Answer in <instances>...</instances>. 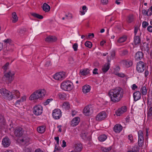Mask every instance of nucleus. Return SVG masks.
<instances>
[{
    "label": "nucleus",
    "instance_id": "nucleus-1",
    "mask_svg": "<svg viewBox=\"0 0 152 152\" xmlns=\"http://www.w3.org/2000/svg\"><path fill=\"white\" fill-rule=\"evenodd\" d=\"M124 91L122 88L120 87L110 90L108 95L111 101L114 102H119L123 96Z\"/></svg>",
    "mask_w": 152,
    "mask_h": 152
},
{
    "label": "nucleus",
    "instance_id": "nucleus-2",
    "mask_svg": "<svg viewBox=\"0 0 152 152\" xmlns=\"http://www.w3.org/2000/svg\"><path fill=\"white\" fill-rule=\"evenodd\" d=\"M46 94L45 90L39 89L34 92L30 96L29 99L31 100H36L43 97Z\"/></svg>",
    "mask_w": 152,
    "mask_h": 152
},
{
    "label": "nucleus",
    "instance_id": "nucleus-3",
    "mask_svg": "<svg viewBox=\"0 0 152 152\" xmlns=\"http://www.w3.org/2000/svg\"><path fill=\"white\" fill-rule=\"evenodd\" d=\"M61 88L66 91H70L73 88V83L69 80L64 81L63 82L61 85Z\"/></svg>",
    "mask_w": 152,
    "mask_h": 152
},
{
    "label": "nucleus",
    "instance_id": "nucleus-4",
    "mask_svg": "<svg viewBox=\"0 0 152 152\" xmlns=\"http://www.w3.org/2000/svg\"><path fill=\"white\" fill-rule=\"evenodd\" d=\"M4 75L3 77V79H5L10 83L14 79V76L15 74V72L10 71L8 72H4Z\"/></svg>",
    "mask_w": 152,
    "mask_h": 152
},
{
    "label": "nucleus",
    "instance_id": "nucleus-5",
    "mask_svg": "<svg viewBox=\"0 0 152 152\" xmlns=\"http://www.w3.org/2000/svg\"><path fill=\"white\" fill-rule=\"evenodd\" d=\"M0 93L2 95L6 97L8 100L10 101L12 99V96L10 95L9 91L5 88H1L0 90Z\"/></svg>",
    "mask_w": 152,
    "mask_h": 152
},
{
    "label": "nucleus",
    "instance_id": "nucleus-6",
    "mask_svg": "<svg viewBox=\"0 0 152 152\" xmlns=\"http://www.w3.org/2000/svg\"><path fill=\"white\" fill-rule=\"evenodd\" d=\"M145 63L142 61H140L137 63V70L139 72H142L146 68Z\"/></svg>",
    "mask_w": 152,
    "mask_h": 152
},
{
    "label": "nucleus",
    "instance_id": "nucleus-7",
    "mask_svg": "<svg viewBox=\"0 0 152 152\" xmlns=\"http://www.w3.org/2000/svg\"><path fill=\"white\" fill-rule=\"evenodd\" d=\"M65 77V73L62 72L56 73L54 75V78L56 80H62Z\"/></svg>",
    "mask_w": 152,
    "mask_h": 152
},
{
    "label": "nucleus",
    "instance_id": "nucleus-8",
    "mask_svg": "<svg viewBox=\"0 0 152 152\" xmlns=\"http://www.w3.org/2000/svg\"><path fill=\"white\" fill-rule=\"evenodd\" d=\"M42 107L40 105L36 106L34 108L33 112L35 115H40L42 113Z\"/></svg>",
    "mask_w": 152,
    "mask_h": 152
},
{
    "label": "nucleus",
    "instance_id": "nucleus-9",
    "mask_svg": "<svg viewBox=\"0 0 152 152\" xmlns=\"http://www.w3.org/2000/svg\"><path fill=\"white\" fill-rule=\"evenodd\" d=\"M52 115L53 118L56 119H58L61 116V113L59 109H55L53 111Z\"/></svg>",
    "mask_w": 152,
    "mask_h": 152
},
{
    "label": "nucleus",
    "instance_id": "nucleus-10",
    "mask_svg": "<svg viewBox=\"0 0 152 152\" xmlns=\"http://www.w3.org/2000/svg\"><path fill=\"white\" fill-rule=\"evenodd\" d=\"M93 112V108L91 105L86 106L84 108L83 113L86 116H89Z\"/></svg>",
    "mask_w": 152,
    "mask_h": 152
},
{
    "label": "nucleus",
    "instance_id": "nucleus-11",
    "mask_svg": "<svg viewBox=\"0 0 152 152\" xmlns=\"http://www.w3.org/2000/svg\"><path fill=\"white\" fill-rule=\"evenodd\" d=\"M107 116V114L105 112L102 111L96 115V119L97 121H101L105 118Z\"/></svg>",
    "mask_w": 152,
    "mask_h": 152
},
{
    "label": "nucleus",
    "instance_id": "nucleus-12",
    "mask_svg": "<svg viewBox=\"0 0 152 152\" xmlns=\"http://www.w3.org/2000/svg\"><path fill=\"white\" fill-rule=\"evenodd\" d=\"M23 129L21 127L16 128L14 131V134L17 137H21L23 134Z\"/></svg>",
    "mask_w": 152,
    "mask_h": 152
},
{
    "label": "nucleus",
    "instance_id": "nucleus-13",
    "mask_svg": "<svg viewBox=\"0 0 152 152\" xmlns=\"http://www.w3.org/2000/svg\"><path fill=\"white\" fill-rule=\"evenodd\" d=\"M10 95H12V99H17L20 96V93L19 91L17 90H13L10 93Z\"/></svg>",
    "mask_w": 152,
    "mask_h": 152
},
{
    "label": "nucleus",
    "instance_id": "nucleus-14",
    "mask_svg": "<svg viewBox=\"0 0 152 152\" xmlns=\"http://www.w3.org/2000/svg\"><path fill=\"white\" fill-rule=\"evenodd\" d=\"M2 144L4 147H7L10 144V141L8 137L3 138L2 141Z\"/></svg>",
    "mask_w": 152,
    "mask_h": 152
},
{
    "label": "nucleus",
    "instance_id": "nucleus-15",
    "mask_svg": "<svg viewBox=\"0 0 152 152\" xmlns=\"http://www.w3.org/2000/svg\"><path fill=\"white\" fill-rule=\"evenodd\" d=\"M127 109L126 106H123L121 108L118 109L116 112V114L118 116L121 115V114L126 111Z\"/></svg>",
    "mask_w": 152,
    "mask_h": 152
},
{
    "label": "nucleus",
    "instance_id": "nucleus-16",
    "mask_svg": "<svg viewBox=\"0 0 152 152\" xmlns=\"http://www.w3.org/2000/svg\"><path fill=\"white\" fill-rule=\"evenodd\" d=\"M73 148L75 152H79L82 149V145L80 143L75 144L73 147Z\"/></svg>",
    "mask_w": 152,
    "mask_h": 152
},
{
    "label": "nucleus",
    "instance_id": "nucleus-17",
    "mask_svg": "<svg viewBox=\"0 0 152 152\" xmlns=\"http://www.w3.org/2000/svg\"><path fill=\"white\" fill-rule=\"evenodd\" d=\"M133 98L134 101H136L140 99L141 97V94L139 91H137L133 93Z\"/></svg>",
    "mask_w": 152,
    "mask_h": 152
},
{
    "label": "nucleus",
    "instance_id": "nucleus-18",
    "mask_svg": "<svg viewBox=\"0 0 152 152\" xmlns=\"http://www.w3.org/2000/svg\"><path fill=\"white\" fill-rule=\"evenodd\" d=\"M143 57V54L141 51L137 52L135 56V59L137 61L141 60Z\"/></svg>",
    "mask_w": 152,
    "mask_h": 152
},
{
    "label": "nucleus",
    "instance_id": "nucleus-19",
    "mask_svg": "<svg viewBox=\"0 0 152 152\" xmlns=\"http://www.w3.org/2000/svg\"><path fill=\"white\" fill-rule=\"evenodd\" d=\"M57 39L55 36H49L47 37L45 39V41L48 42H54L56 41Z\"/></svg>",
    "mask_w": 152,
    "mask_h": 152
},
{
    "label": "nucleus",
    "instance_id": "nucleus-20",
    "mask_svg": "<svg viewBox=\"0 0 152 152\" xmlns=\"http://www.w3.org/2000/svg\"><path fill=\"white\" fill-rule=\"evenodd\" d=\"M80 121V118L78 117L74 118L71 121V125L73 126H75L78 125Z\"/></svg>",
    "mask_w": 152,
    "mask_h": 152
},
{
    "label": "nucleus",
    "instance_id": "nucleus-21",
    "mask_svg": "<svg viewBox=\"0 0 152 152\" xmlns=\"http://www.w3.org/2000/svg\"><path fill=\"white\" fill-rule=\"evenodd\" d=\"M26 96H22L20 99H18L16 101L15 103V105L16 106H18L21 103L26 101Z\"/></svg>",
    "mask_w": 152,
    "mask_h": 152
},
{
    "label": "nucleus",
    "instance_id": "nucleus-22",
    "mask_svg": "<svg viewBox=\"0 0 152 152\" xmlns=\"http://www.w3.org/2000/svg\"><path fill=\"white\" fill-rule=\"evenodd\" d=\"M122 129V126L120 124H116L113 128L114 131L116 132H120Z\"/></svg>",
    "mask_w": 152,
    "mask_h": 152
},
{
    "label": "nucleus",
    "instance_id": "nucleus-23",
    "mask_svg": "<svg viewBox=\"0 0 152 152\" xmlns=\"http://www.w3.org/2000/svg\"><path fill=\"white\" fill-rule=\"evenodd\" d=\"M42 8L43 11L46 12L49 11L50 10V6L46 3H45L43 4Z\"/></svg>",
    "mask_w": 152,
    "mask_h": 152
},
{
    "label": "nucleus",
    "instance_id": "nucleus-24",
    "mask_svg": "<svg viewBox=\"0 0 152 152\" xmlns=\"http://www.w3.org/2000/svg\"><path fill=\"white\" fill-rule=\"evenodd\" d=\"M90 86L88 85L84 86L83 88V91L84 93H86L90 91Z\"/></svg>",
    "mask_w": 152,
    "mask_h": 152
},
{
    "label": "nucleus",
    "instance_id": "nucleus-25",
    "mask_svg": "<svg viewBox=\"0 0 152 152\" xmlns=\"http://www.w3.org/2000/svg\"><path fill=\"white\" fill-rule=\"evenodd\" d=\"M12 22L13 23H15L18 20V18L15 12H14L12 14Z\"/></svg>",
    "mask_w": 152,
    "mask_h": 152
},
{
    "label": "nucleus",
    "instance_id": "nucleus-26",
    "mask_svg": "<svg viewBox=\"0 0 152 152\" xmlns=\"http://www.w3.org/2000/svg\"><path fill=\"white\" fill-rule=\"evenodd\" d=\"M110 63H107L102 68V70L104 72H106L110 68Z\"/></svg>",
    "mask_w": 152,
    "mask_h": 152
},
{
    "label": "nucleus",
    "instance_id": "nucleus-27",
    "mask_svg": "<svg viewBox=\"0 0 152 152\" xmlns=\"http://www.w3.org/2000/svg\"><path fill=\"white\" fill-rule=\"evenodd\" d=\"M141 48L142 50L145 51V53H148L149 51L148 44H144L143 46Z\"/></svg>",
    "mask_w": 152,
    "mask_h": 152
},
{
    "label": "nucleus",
    "instance_id": "nucleus-28",
    "mask_svg": "<svg viewBox=\"0 0 152 152\" xmlns=\"http://www.w3.org/2000/svg\"><path fill=\"white\" fill-rule=\"evenodd\" d=\"M140 38L139 36H135L134 37V43L135 45L140 43Z\"/></svg>",
    "mask_w": 152,
    "mask_h": 152
},
{
    "label": "nucleus",
    "instance_id": "nucleus-29",
    "mask_svg": "<svg viewBox=\"0 0 152 152\" xmlns=\"http://www.w3.org/2000/svg\"><path fill=\"white\" fill-rule=\"evenodd\" d=\"M45 126H42L39 127L37 128V131L41 133H43L45 131Z\"/></svg>",
    "mask_w": 152,
    "mask_h": 152
},
{
    "label": "nucleus",
    "instance_id": "nucleus-30",
    "mask_svg": "<svg viewBox=\"0 0 152 152\" xmlns=\"http://www.w3.org/2000/svg\"><path fill=\"white\" fill-rule=\"evenodd\" d=\"M31 15L33 16L38 18L39 19H43V17L42 15H40L36 13H31Z\"/></svg>",
    "mask_w": 152,
    "mask_h": 152
},
{
    "label": "nucleus",
    "instance_id": "nucleus-31",
    "mask_svg": "<svg viewBox=\"0 0 152 152\" xmlns=\"http://www.w3.org/2000/svg\"><path fill=\"white\" fill-rule=\"evenodd\" d=\"M62 107L66 110H68L69 108V102H65L63 104Z\"/></svg>",
    "mask_w": 152,
    "mask_h": 152
},
{
    "label": "nucleus",
    "instance_id": "nucleus-32",
    "mask_svg": "<svg viewBox=\"0 0 152 152\" xmlns=\"http://www.w3.org/2000/svg\"><path fill=\"white\" fill-rule=\"evenodd\" d=\"M80 73L83 75H86L89 73V70L88 69H84L80 71Z\"/></svg>",
    "mask_w": 152,
    "mask_h": 152
},
{
    "label": "nucleus",
    "instance_id": "nucleus-33",
    "mask_svg": "<svg viewBox=\"0 0 152 152\" xmlns=\"http://www.w3.org/2000/svg\"><path fill=\"white\" fill-rule=\"evenodd\" d=\"M106 138L107 137L104 134L101 135L98 137L99 140L101 142L104 141Z\"/></svg>",
    "mask_w": 152,
    "mask_h": 152
},
{
    "label": "nucleus",
    "instance_id": "nucleus-34",
    "mask_svg": "<svg viewBox=\"0 0 152 152\" xmlns=\"http://www.w3.org/2000/svg\"><path fill=\"white\" fill-rule=\"evenodd\" d=\"M81 136L83 139L85 140H87L88 138V134L86 133H82L81 134Z\"/></svg>",
    "mask_w": 152,
    "mask_h": 152
},
{
    "label": "nucleus",
    "instance_id": "nucleus-35",
    "mask_svg": "<svg viewBox=\"0 0 152 152\" xmlns=\"http://www.w3.org/2000/svg\"><path fill=\"white\" fill-rule=\"evenodd\" d=\"M141 91L143 95H146L147 92L146 87L145 86H142L141 88Z\"/></svg>",
    "mask_w": 152,
    "mask_h": 152
},
{
    "label": "nucleus",
    "instance_id": "nucleus-36",
    "mask_svg": "<svg viewBox=\"0 0 152 152\" xmlns=\"http://www.w3.org/2000/svg\"><path fill=\"white\" fill-rule=\"evenodd\" d=\"M113 73L115 75L118 76L120 77H123L125 76L124 74L121 73H119L115 71Z\"/></svg>",
    "mask_w": 152,
    "mask_h": 152
},
{
    "label": "nucleus",
    "instance_id": "nucleus-37",
    "mask_svg": "<svg viewBox=\"0 0 152 152\" xmlns=\"http://www.w3.org/2000/svg\"><path fill=\"white\" fill-rule=\"evenodd\" d=\"M143 141V138H138V144L139 147H141L142 146Z\"/></svg>",
    "mask_w": 152,
    "mask_h": 152
},
{
    "label": "nucleus",
    "instance_id": "nucleus-38",
    "mask_svg": "<svg viewBox=\"0 0 152 152\" xmlns=\"http://www.w3.org/2000/svg\"><path fill=\"white\" fill-rule=\"evenodd\" d=\"M9 65V63L8 62L6 63L2 67V68L4 71V73L6 72L7 70L8 69V67Z\"/></svg>",
    "mask_w": 152,
    "mask_h": 152
},
{
    "label": "nucleus",
    "instance_id": "nucleus-39",
    "mask_svg": "<svg viewBox=\"0 0 152 152\" xmlns=\"http://www.w3.org/2000/svg\"><path fill=\"white\" fill-rule=\"evenodd\" d=\"M152 115V107H150L148 109L147 113V116L148 118H151Z\"/></svg>",
    "mask_w": 152,
    "mask_h": 152
},
{
    "label": "nucleus",
    "instance_id": "nucleus-40",
    "mask_svg": "<svg viewBox=\"0 0 152 152\" xmlns=\"http://www.w3.org/2000/svg\"><path fill=\"white\" fill-rule=\"evenodd\" d=\"M23 152H33V151L31 147H27L23 150Z\"/></svg>",
    "mask_w": 152,
    "mask_h": 152
},
{
    "label": "nucleus",
    "instance_id": "nucleus-41",
    "mask_svg": "<svg viewBox=\"0 0 152 152\" xmlns=\"http://www.w3.org/2000/svg\"><path fill=\"white\" fill-rule=\"evenodd\" d=\"M126 39V38L125 37H122L119 38L117 41L119 43H121L125 41Z\"/></svg>",
    "mask_w": 152,
    "mask_h": 152
},
{
    "label": "nucleus",
    "instance_id": "nucleus-42",
    "mask_svg": "<svg viewBox=\"0 0 152 152\" xmlns=\"http://www.w3.org/2000/svg\"><path fill=\"white\" fill-rule=\"evenodd\" d=\"M134 20V17L132 15H129L128 16V22L129 23H131Z\"/></svg>",
    "mask_w": 152,
    "mask_h": 152
},
{
    "label": "nucleus",
    "instance_id": "nucleus-43",
    "mask_svg": "<svg viewBox=\"0 0 152 152\" xmlns=\"http://www.w3.org/2000/svg\"><path fill=\"white\" fill-rule=\"evenodd\" d=\"M85 45L86 46L88 47L89 48H91L92 46V44L90 41H87L85 43Z\"/></svg>",
    "mask_w": 152,
    "mask_h": 152
},
{
    "label": "nucleus",
    "instance_id": "nucleus-44",
    "mask_svg": "<svg viewBox=\"0 0 152 152\" xmlns=\"http://www.w3.org/2000/svg\"><path fill=\"white\" fill-rule=\"evenodd\" d=\"M125 64L126 67H129L132 65V62L130 61H128L125 62Z\"/></svg>",
    "mask_w": 152,
    "mask_h": 152
},
{
    "label": "nucleus",
    "instance_id": "nucleus-45",
    "mask_svg": "<svg viewBox=\"0 0 152 152\" xmlns=\"http://www.w3.org/2000/svg\"><path fill=\"white\" fill-rule=\"evenodd\" d=\"M111 149L112 147H110L109 148H102L101 149L103 152H108L111 150Z\"/></svg>",
    "mask_w": 152,
    "mask_h": 152
},
{
    "label": "nucleus",
    "instance_id": "nucleus-46",
    "mask_svg": "<svg viewBox=\"0 0 152 152\" xmlns=\"http://www.w3.org/2000/svg\"><path fill=\"white\" fill-rule=\"evenodd\" d=\"M6 49L7 51L10 52H12L13 51V49L11 46L7 45L6 47Z\"/></svg>",
    "mask_w": 152,
    "mask_h": 152
},
{
    "label": "nucleus",
    "instance_id": "nucleus-47",
    "mask_svg": "<svg viewBox=\"0 0 152 152\" xmlns=\"http://www.w3.org/2000/svg\"><path fill=\"white\" fill-rule=\"evenodd\" d=\"M26 30L25 28L20 29L18 31V32L20 35H22L24 34L26 32Z\"/></svg>",
    "mask_w": 152,
    "mask_h": 152
},
{
    "label": "nucleus",
    "instance_id": "nucleus-48",
    "mask_svg": "<svg viewBox=\"0 0 152 152\" xmlns=\"http://www.w3.org/2000/svg\"><path fill=\"white\" fill-rule=\"evenodd\" d=\"M121 55L124 56L127 55L128 54V51L127 50H125L121 51Z\"/></svg>",
    "mask_w": 152,
    "mask_h": 152
},
{
    "label": "nucleus",
    "instance_id": "nucleus-49",
    "mask_svg": "<svg viewBox=\"0 0 152 152\" xmlns=\"http://www.w3.org/2000/svg\"><path fill=\"white\" fill-rule=\"evenodd\" d=\"M138 138H143V134L142 131L141 130H140L138 132Z\"/></svg>",
    "mask_w": 152,
    "mask_h": 152
},
{
    "label": "nucleus",
    "instance_id": "nucleus-50",
    "mask_svg": "<svg viewBox=\"0 0 152 152\" xmlns=\"http://www.w3.org/2000/svg\"><path fill=\"white\" fill-rule=\"evenodd\" d=\"M53 99H48L47 100L44 102V105H46L48 104L50 102L52 101L53 100Z\"/></svg>",
    "mask_w": 152,
    "mask_h": 152
},
{
    "label": "nucleus",
    "instance_id": "nucleus-51",
    "mask_svg": "<svg viewBox=\"0 0 152 152\" xmlns=\"http://www.w3.org/2000/svg\"><path fill=\"white\" fill-rule=\"evenodd\" d=\"M148 25V23L146 21H143L142 23V27L144 28H145Z\"/></svg>",
    "mask_w": 152,
    "mask_h": 152
},
{
    "label": "nucleus",
    "instance_id": "nucleus-52",
    "mask_svg": "<svg viewBox=\"0 0 152 152\" xmlns=\"http://www.w3.org/2000/svg\"><path fill=\"white\" fill-rule=\"evenodd\" d=\"M4 42L7 44H8L10 45L11 42V40L10 39H7L4 40Z\"/></svg>",
    "mask_w": 152,
    "mask_h": 152
},
{
    "label": "nucleus",
    "instance_id": "nucleus-53",
    "mask_svg": "<svg viewBox=\"0 0 152 152\" xmlns=\"http://www.w3.org/2000/svg\"><path fill=\"white\" fill-rule=\"evenodd\" d=\"M73 48L74 50L76 51L77 50V48L78 47V45L77 43H75L73 45Z\"/></svg>",
    "mask_w": 152,
    "mask_h": 152
},
{
    "label": "nucleus",
    "instance_id": "nucleus-54",
    "mask_svg": "<svg viewBox=\"0 0 152 152\" xmlns=\"http://www.w3.org/2000/svg\"><path fill=\"white\" fill-rule=\"evenodd\" d=\"M20 141L22 142H24L25 143L28 141V139L25 137H24L20 140Z\"/></svg>",
    "mask_w": 152,
    "mask_h": 152
},
{
    "label": "nucleus",
    "instance_id": "nucleus-55",
    "mask_svg": "<svg viewBox=\"0 0 152 152\" xmlns=\"http://www.w3.org/2000/svg\"><path fill=\"white\" fill-rule=\"evenodd\" d=\"M101 3L103 4H106L108 3V0H101Z\"/></svg>",
    "mask_w": 152,
    "mask_h": 152
},
{
    "label": "nucleus",
    "instance_id": "nucleus-56",
    "mask_svg": "<svg viewBox=\"0 0 152 152\" xmlns=\"http://www.w3.org/2000/svg\"><path fill=\"white\" fill-rule=\"evenodd\" d=\"M128 138L131 142H132L133 140V137L132 134H130L128 135Z\"/></svg>",
    "mask_w": 152,
    "mask_h": 152
},
{
    "label": "nucleus",
    "instance_id": "nucleus-57",
    "mask_svg": "<svg viewBox=\"0 0 152 152\" xmlns=\"http://www.w3.org/2000/svg\"><path fill=\"white\" fill-rule=\"evenodd\" d=\"M147 30L148 31L150 32H152V26H149L147 28Z\"/></svg>",
    "mask_w": 152,
    "mask_h": 152
},
{
    "label": "nucleus",
    "instance_id": "nucleus-58",
    "mask_svg": "<svg viewBox=\"0 0 152 152\" xmlns=\"http://www.w3.org/2000/svg\"><path fill=\"white\" fill-rule=\"evenodd\" d=\"M62 147H65L66 146V142L64 140L62 141V144L61 145Z\"/></svg>",
    "mask_w": 152,
    "mask_h": 152
},
{
    "label": "nucleus",
    "instance_id": "nucleus-59",
    "mask_svg": "<svg viewBox=\"0 0 152 152\" xmlns=\"http://www.w3.org/2000/svg\"><path fill=\"white\" fill-rule=\"evenodd\" d=\"M98 70V69L96 68L94 69L93 71V73L94 74H98V73L97 72V71Z\"/></svg>",
    "mask_w": 152,
    "mask_h": 152
},
{
    "label": "nucleus",
    "instance_id": "nucleus-60",
    "mask_svg": "<svg viewBox=\"0 0 152 152\" xmlns=\"http://www.w3.org/2000/svg\"><path fill=\"white\" fill-rule=\"evenodd\" d=\"M34 152H44L40 148H37L35 150Z\"/></svg>",
    "mask_w": 152,
    "mask_h": 152
},
{
    "label": "nucleus",
    "instance_id": "nucleus-61",
    "mask_svg": "<svg viewBox=\"0 0 152 152\" xmlns=\"http://www.w3.org/2000/svg\"><path fill=\"white\" fill-rule=\"evenodd\" d=\"M51 65L50 61H49L46 62L45 65L46 67H48Z\"/></svg>",
    "mask_w": 152,
    "mask_h": 152
},
{
    "label": "nucleus",
    "instance_id": "nucleus-62",
    "mask_svg": "<svg viewBox=\"0 0 152 152\" xmlns=\"http://www.w3.org/2000/svg\"><path fill=\"white\" fill-rule=\"evenodd\" d=\"M142 14L143 15H147V16H148V11H147L145 10H143L142 11Z\"/></svg>",
    "mask_w": 152,
    "mask_h": 152
},
{
    "label": "nucleus",
    "instance_id": "nucleus-63",
    "mask_svg": "<svg viewBox=\"0 0 152 152\" xmlns=\"http://www.w3.org/2000/svg\"><path fill=\"white\" fill-rule=\"evenodd\" d=\"M137 88V86H136L135 84H133L132 85V89L133 90H134L136 89Z\"/></svg>",
    "mask_w": 152,
    "mask_h": 152
},
{
    "label": "nucleus",
    "instance_id": "nucleus-64",
    "mask_svg": "<svg viewBox=\"0 0 152 152\" xmlns=\"http://www.w3.org/2000/svg\"><path fill=\"white\" fill-rule=\"evenodd\" d=\"M115 55V51H112L111 53V56L112 58H113Z\"/></svg>",
    "mask_w": 152,
    "mask_h": 152
}]
</instances>
